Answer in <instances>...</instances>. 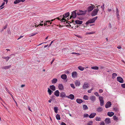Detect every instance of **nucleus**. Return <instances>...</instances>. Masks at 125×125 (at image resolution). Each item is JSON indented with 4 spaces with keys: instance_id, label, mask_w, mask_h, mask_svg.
<instances>
[{
    "instance_id": "f257e3e1",
    "label": "nucleus",
    "mask_w": 125,
    "mask_h": 125,
    "mask_svg": "<svg viewBox=\"0 0 125 125\" xmlns=\"http://www.w3.org/2000/svg\"><path fill=\"white\" fill-rule=\"evenodd\" d=\"M69 12H67L64 14L63 15V17L61 20V21H62V22H64L65 21H66V20L65 18H66L69 16Z\"/></svg>"
},
{
    "instance_id": "f03ea898",
    "label": "nucleus",
    "mask_w": 125,
    "mask_h": 125,
    "mask_svg": "<svg viewBox=\"0 0 125 125\" xmlns=\"http://www.w3.org/2000/svg\"><path fill=\"white\" fill-rule=\"evenodd\" d=\"M97 17L96 16L93 19L89 20L88 21L86 22V24L88 25V24L89 23H94L97 19Z\"/></svg>"
},
{
    "instance_id": "7ed1b4c3",
    "label": "nucleus",
    "mask_w": 125,
    "mask_h": 125,
    "mask_svg": "<svg viewBox=\"0 0 125 125\" xmlns=\"http://www.w3.org/2000/svg\"><path fill=\"white\" fill-rule=\"evenodd\" d=\"M86 11H84L83 10H77V14L78 15H83L86 14Z\"/></svg>"
},
{
    "instance_id": "20e7f679",
    "label": "nucleus",
    "mask_w": 125,
    "mask_h": 125,
    "mask_svg": "<svg viewBox=\"0 0 125 125\" xmlns=\"http://www.w3.org/2000/svg\"><path fill=\"white\" fill-rule=\"evenodd\" d=\"M77 10L73 11L72 12L71 15L70 16V19H71L72 18L74 19L76 17Z\"/></svg>"
},
{
    "instance_id": "39448f33",
    "label": "nucleus",
    "mask_w": 125,
    "mask_h": 125,
    "mask_svg": "<svg viewBox=\"0 0 125 125\" xmlns=\"http://www.w3.org/2000/svg\"><path fill=\"white\" fill-rule=\"evenodd\" d=\"M99 9H94L92 12L91 15L93 16L96 15Z\"/></svg>"
},
{
    "instance_id": "423d86ee",
    "label": "nucleus",
    "mask_w": 125,
    "mask_h": 125,
    "mask_svg": "<svg viewBox=\"0 0 125 125\" xmlns=\"http://www.w3.org/2000/svg\"><path fill=\"white\" fill-rule=\"evenodd\" d=\"M99 99L100 102V105L101 106H103L104 105V100L102 96H99Z\"/></svg>"
},
{
    "instance_id": "0eeeda50",
    "label": "nucleus",
    "mask_w": 125,
    "mask_h": 125,
    "mask_svg": "<svg viewBox=\"0 0 125 125\" xmlns=\"http://www.w3.org/2000/svg\"><path fill=\"white\" fill-rule=\"evenodd\" d=\"M117 81L120 83H123L124 82V80L120 76L118 77L117 78Z\"/></svg>"
},
{
    "instance_id": "6e6552de",
    "label": "nucleus",
    "mask_w": 125,
    "mask_h": 125,
    "mask_svg": "<svg viewBox=\"0 0 125 125\" xmlns=\"http://www.w3.org/2000/svg\"><path fill=\"white\" fill-rule=\"evenodd\" d=\"M111 105V102L110 101L107 102L105 105V107L106 108H108L110 107Z\"/></svg>"
},
{
    "instance_id": "1a4fd4ad",
    "label": "nucleus",
    "mask_w": 125,
    "mask_h": 125,
    "mask_svg": "<svg viewBox=\"0 0 125 125\" xmlns=\"http://www.w3.org/2000/svg\"><path fill=\"white\" fill-rule=\"evenodd\" d=\"M94 7L93 5L88 7L87 9V11L88 12H90L92 11L94 8Z\"/></svg>"
},
{
    "instance_id": "9d476101",
    "label": "nucleus",
    "mask_w": 125,
    "mask_h": 125,
    "mask_svg": "<svg viewBox=\"0 0 125 125\" xmlns=\"http://www.w3.org/2000/svg\"><path fill=\"white\" fill-rule=\"evenodd\" d=\"M104 121L105 122V123L106 124H108L111 123L110 119L109 118H106L105 119Z\"/></svg>"
},
{
    "instance_id": "9b49d317",
    "label": "nucleus",
    "mask_w": 125,
    "mask_h": 125,
    "mask_svg": "<svg viewBox=\"0 0 125 125\" xmlns=\"http://www.w3.org/2000/svg\"><path fill=\"white\" fill-rule=\"evenodd\" d=\"M66 97L71 100L73 99L74 97V95L72 94H70L69 96H66Z\"/></svg>"
},
{
    "instance_id": "f8f14e48",
    "label": "nucleus",
    "mask_w": 125,
    "mask_h": 125,
    "mask_svg": "<svg viewBox=\"0 0 125 125\" xmlns=\"http://www.w3.org/2000/svg\"><path fill=\"white\" fill-rule=\"evenodd\" d=\"M96 115V113H92L89 116V117L90 118H93Z\"/></svg>"
},
{
    "instance_id": "ddd939ff",
    "label": "nucleus",
    "mask_w": 125,
    "mask_h": 125,
    "mask_svg": "<svg viewBox=\"0 0 125 125\" xmlns=\"http://www.w3.org/2000/svg\"><path fill=\"white\" fill-rule=\"evenodd\" d=\"M66 96L64 92H62L60 93V96L62 98L65 97H66Z\"/></svg>"
},
{
    "instance_id": "4468645a",
    "label": "nucleus",
    "mask_w": 125,
    "mask_h": 125,
    "mask_svg": "<svg viewBox=\"0 0 125 125\" xmlns=\"http://www.w3.org/2000/svg\"><path fill=\"white\" fill-rule=\"evenodd\" d=\"M103 108L100 106L97 108L96 111L98 112H101L103 111Z\"/></svg>"
},
{
    "instance_id": "2eb2a0df",
    "label": "nucleus",
    "mask_w": 125,
    "mask_h": 125,
    "mask_svg": "<svg viewBox=\"0 0 125 125\" xmlns=\"http://www.w3.org/2000/svg\"><path fill=\"white\" fill-rule=\"evenodd\" d=\"M77 73L76 72H73L72 73V76L73 77H77Z\"/></svg>"
},
{
    "instance_id": "dca6fc26",
    "label": "nucleus",
    "mask_w": 125,
    "mask_h": 125,
    "mask_svg": "<svg viewBox=\"0 0 125 125\" xmlns=\"http://www.w3.org/2000/svg\"><path fill=\"white\" fill-rule=\"evenodd\" d=\"M60 92L58 90H56L54 92V94L56 96H59V95Z\"/></svg>"
},
{
    "instance_id": "f3484780",
    "label": "nucleus",
    "mask_w": 125,
    "mask_h": 125,
    "mask_svg": "<svg viewBox=\"0 0 125 125\" xmlns=\"http://www.w3.org/2000/svg\"><path fill=\"white\" fill-rule=\"evenodd\" d=\"M58 87L59 89L61 90H62L63 89V86L62 84H59L58 85Z\"/></svg>"
},
{
    "instance_id": "a211bd4d",
    "label": "nucleus",
    "mask_w": 125,
    "mask_h": 125,
    "mask_svg": "<svg viewBox=\"0 0 125 125\" xmlns=\"http://www.w3.org/2000/svg\"><path fill=\"white\" fill-rule=\"evenodd\" d=\"M89 86H88V83H85L83 85V88L85 89L86 88H88Z\"/></svg>"
},
{
    "instance_id": "6ab92c4d",
    "label": "nucleus",
    "mask_w": 125,
    "mask_h": 125,
    "mask_svg": "<svg viewBox=\"0 0 125 125\" xmlns=\"http://www.w3.org/2000/svg\"><path fill=\"white\" fill-rule=\"evenodd\" d=\"M75 23L77 24H82L83 21H79L78 20H76L75 21Z\"/></svg>"
},
{
    "instance_id": "aec40b11",
    "label": "nucleus",
    "mask_w": 125,
    "mask_h": 125,
    "mask_svg": "<svg viewBox=\"0 0 125 125\" xmlns=\"http://www.w3.org/2000/svg\"><path fill=\"white\" fill-rule=\"evenodd\" d=\"M114 114V113L113 112H108L107 114V115L110 117L112 116Z\"/></svg>"
},
{
    "instance_id": "412c9836",
    "label": "nucleus",
    "mask_w": 125,
    "mask_h": 125,
    "mask_svg": "<svg viewBox=\"0 0 125 125\" xmlns=\"http://www.w3.org/2000/svg\"><path fill=\"white\" fill-rule=\"evenodd\" d=\"M61 77L62 79L65 80L67 78V76L66 74H63L61 75Z\"/></svg>"
},
{
    "instance_id": "4be33fe9",
    "label": "nucleus",
    "mask_w": 125,
    "mask_h": 125,
    "mask_svg": "<svg viewBox=\"0 0 125 125\" xmlns=\"http://www.w3.org/2000/svg\"><path fill=\"white\" fill-rule=\"evenodd\" d=\"M50 88L53 91H54L56 90V87L53 85L50 86Z\"/></svg>"
},
{
    "instance_id": "5701e85b",
    "label": "nucleus",
    "mask_w": 125,
    "mask_h": 125,
    "mask_svg": "<svg viewBox=\"0 0 125 125\" xmlns=\"http://www.w3.org/2000/svg\"><path fill=\"white\" fill-rule=\"evenodd\" d=\"M76 101L77 103L79 104H81L83 102V101L82 99H76Z\"/></svg>"
},
{
    "instance_id": "b1692460",
    "label": "nucleus",
    "mask_w": 125,
    "mask_h": 125,
    "mask_svg": "<svg viewBox=\"0 0 125 125\" xmlns=\"http://www.w3.org/2000/svg\"><path fill=\"white\" fill-rule=\"evenodd\" d=\"M90 99L92 101H94L95 100V97L94 96H91L90 97Z\"/></svg>"
},
{
    "instance_id": "393cba45",
    "label": "nucleus",
    "mask_w": 125,
    "mask_h": 125,
    "mask_svg": "<svg viewBox=\"0 0 125 125\" xmlns=\"http://www.w3.org/2000/svg\"><path fill=\"white\" fill-rule=\"evenodd\" d=\"M11 67V65H10L9 66H4V67H2V68L3 69H8L10 68Z\"/></svg>"
},
{
    "instance_id": "a878e982",
    "label": "nucleus",
    "mask_w": 125,
    "mask_h": 125,
    "mask_svg": "<svg viewBox=\"0 0 125 125\" xmlns=\"http://www.w3.org/2000/svg\"><path fill=\"white\" fill-rule=\"evenodd\" d=\"M57 81V79L56 78H54L52 80V83H56Z\"/></svg>"
},
{
    "instance_id": "bb28decb",
    "label": "nucleus",
    "mask_w": 125,
    "mask_h": 125,
    "mask_svg": "<svg viewBox=\"0 0 125 125\" xmlns=\"http://www.w3.org/2000/svg\"><path fill=\"white\" fill-rule=\"evenodd\" d=\"M83 108L84 110H86L88 108L87 106L85 104H84L83 105Z\"/></svg>"
},
{
    "instance_id": "cd10ccee",
    "label": "nucleus",
    "mask_w": 125,
    "mask_h": 125,
    "mask_svg": "<svg viewBox=\"0 0 125 125\" xmlns=\"http://www.w3.org/2000/svg\"><path fill=\"white\" fill-rule=\"evenodd\" d=\"M75 84L76 86H79L80 84V83L79 82L76 81H75Z\"/></svg>"
},
{
    "instance_id": "c85d7f7f",
    "label": "nucleus",
    "mask_w": 125,
    "mask_h": 125,
    "mask_svg": "<svg viewBox=\"0 0 125 125\" xmlns=\"http://www.w3.org/2000/svg\"><path fill=\"white\" fill-rule=\"evenodd\" d=\"M48 92L49 93V95H51L52 94V93L53 92L49 88H48Z\"/></svg>"
},
{
    "instance_id": "c756f323",
    "label": "nucleus",
    "mask_w": 125,
    "mask_h": 125,
    "mask_svg": "<svg viewBox=\"0 0 125 125\" xmlns=\"http://www.w3.org/2000/svg\"><path fill=\"white\" fill-rule=\"evenodd\" d=\"M112 78L113 79H114L115 77L117 76V74L115 73H113L112 74Z\"/></svg>"
},
{
    "instance_id": "7c9ffc66",
    "label": "nucleus",
    "mask_w": 125,
    "mask_h": 125,
    "mask_svg": "<svg viewBox=\"0 0 125 125\" xmlns=\"http://www.w3.org/2000/svg\"><path fill=\"white\" fill-rule=\"evenodd\" d=\"M54 109L55 112L56 113H58V107H55L54 108Z\"/></svg>"
},
{
    "instance_id": "2f4dec72",
    "label": "nucleus",
    "mask_w": 125,
    "mask_h": 125,
    "mask_svg": "<svg viewBox=\"0 0 125 125\" xmlns=\"http://www.w3.org/2000/svg\"><path fill=\"white\" fill-rule=\"evenodd\" d=\"M56 118L57 120H60L61 119L60 115L58 114H57L56 115Z\"/></svg>"
},
{
    "instance_id": "473e14b6",
    "label": "nucleus",
    "mask_w": 125,
    "mask_h": 125,
    "mask_svg": "<svg viewBox=\"0 0 125 125\" xmlns=\"http://www.w3.org/2000/svg\"><path fill=\"white\" fill-rule=\"evenodd\" d=\"M21 2V0H15V1L14 2V3L17 4Z\"/></svg>"
},
{
    "instance_id": "72a5a7b5",
    "label": "nucleus",
    "mask_w": 125,
    "mask_h": 125,
    "mask_svg": "<svg viewBox=\"0 0 125 125\" xmlns=\"http://www.w3.org/2000/svg\"><path fill=\"white\" fill-rule=\"evenodd\" d=\"M83 98L85 100H88V96L86 95H84L83 96Z\"/></svg>"
},
{
    "instance_id": "f704fd0d",
    "label": "nucleus",
    "mask_w": 125,
    "mask_h": 125,
    "mask_svg": "<svg viewBox=\"0 0 125 125\" xmlns=\"http://www.w3.org/2000/svg\"><path fill=\"white\" fill-rule=\"evenodd\" d=\"M91 68L92 69H93L96 70H98L99 68L97 66L92 67H91Z\"/></svg>"
},
{
    "instance_id": "c9c22d12",
    "label": "nucleus",
    "mask_w": 125,
    "mask_h": 125,
    "mask_svg": "<svg viewBox=\"0 0 125 125\" xmlns=\"http://www.w3.org/2000/svg\"><path fill=\"white\" fill-rule=\"evenodd\" d=\"M78 69L81 71H83L84 69V68L82 67L81 66H79L78 67Z\"/></svg>"
},
{
    "instance_id": "e433bc0d",
    "label": "nucleus",
    "mask_w": 125,
    "mask_h": 125,
    "mask_svg": "<svg viewBox=\"0 0 125 125\" xmlns=\"http://www.w3.org/2000/svg\"><path fill=\"white\" fill-rule=\"evenodd\" d=\"M113 119L116 121L118 120V117H117L115 115H114L113 117Z\"/></svg>"
},
{
    "instance_id": "4c0bfd02",
    "label": "nucleus",
    "mask_w": 125,
    "mask_h": 125,
    "mask_svg": "<svg viewBox=\"0 0 125 125\" xmlns=\"http://www.w3.org/2000/svg\"><path fill=\"white\" fill-rule=\"evenodd\" d=\"M101 118L100 117H97L95 118V120L97 121H100Z\"/></svg>"
},
{
    "instance_id": "58836bf2",
    "label": "nucleus",
    "mask_w": 125,
    "mask_h": 125,
    "mask_svg": "<svg viewBox=\"0 0 125 125\" xmlns=\"http://www.w3.org/2000/svg\"><path fill=\"white\" fill-rule=\"evenodd\" d=\"M2 58L4 59H6V62H7L8 61L10 58V57L8 56L5 57H2Z\"/></svg>"
},
{
    "instance_id": "ea45409f",
    "label": "nucleus",
    "mask_w": 125,
    "mask_h": 125,
    "mask_svg": "<svg viewBox=\"0 0 125 125\" xmlns=\"http://www.w3.org/2000/svg\"><path fill=\"white\" fill-rule=\"evenodd\" d=\"M116 15L117 16H119V11L117 8L116 9Z\"/></svg>"
},
{
    "instance_id": "a19ab883",
    "label": "nucleus",
    "mask_w": 125,
    "mask_h": 125,
    "mask_svg": "<svg viewBox=\"0 0 125 125\" xmlns=\"http://www.w3.org/2000/svg\"><path fill=\"white\" fill-rule=\"evenodd\" d=\"M93 122L92 121H89L87 123V125H93Z\"/></svg>"
},
{
    "instance_id": "79ce46f5",
    "label": "nucleus",
    "mask_w": 125,
    "mask_h": 125,
    "mask_svg": "<svg viewBox=\"0 0 125 125\" xmlns=\"http://www.w3.org/2000/svg\"><path fill=\"white\" fill-rule=\"evenodd\" d=\"M77 18L79 19L80 20H82L84 19V18L82 17H77Z\"/></svg>"
},
{
    "instance_id": "37998d69",
    "label": "nucleus",
    "mask_w": 125,
    "mask_h": 125,
    "mask_svg": "<svg viewBox=\"0 0 125 125\" xmlns=\"http://www.w3.org/2000/svg\"><path fill=\"white\" fill-rule=\"evenodd\" d=\"M94 33V32H86V34H93Z\"/></svg>"
},
{
    "instance_id": "c03bdc74",
    "label": "nucleus",
    "mask_w": 125,
    "mask_h": 125,
    "mask_svg": "<svg viewBox=\"0 0 125 125\" xmlns=\"http://www.w3.org/2000/svg\"><path fill=\"white\" fill-rule=\"evenodd\" d=\"M101 8L103 10H104V4L103 3L101 7Z\"/></svg>"
},
{
    "instance_id": "a18cd8bd",
    "label": "nucleus",
    "mask_w": 125,
    "mask_h": 125,
    "mask_svg": "<svg viewBox=\"0 0 125 125\" xmlns=\"http://www.w3.org/2000/svg\"><path fill=\"white\" fill-rule=\"evenodd\" d=\"M94 94L96 96H99V95L98 92H96L94 93Z\"/></svg>"
},
{
    "instance_id": "49530a36",
    "label": "nucleus",
    "mask_w": 125,
    "mask_h": 125,
    "mask_svg": "<svg viewBox=\"0 0 125 125\" xmlns=\"http://www.w3.org/2000/svg\"><path fill=\"white\" fill-rule=\"evenodd\" d=\"M89 116V115L88 114H84V117H87Z\"/></svg>"
},
{
    "instance_id": "de8ad7c7",
    "label": "nucleus",
    "mask_w": 125,
    "mask_h": 125,
    "mask_svg": "<svg viewBox=\"0 0 125 125\" xmlns=\"http://www.w3.org/2000/svg\"><path fill=\"white\" fill-rule=\"evenodd\" d=\"M70 85H71V87H72L73 88V89L75 88V86H74L73 84H70Z\"/></svg>"
},
{
    "instance_id": "09e8293b",
    "label": "nucleus",
    "mask_w": 125,
    "mask_h": 125,
    "mask_svg": "<svg viewBox=\"0 0 125 125\" xmlns=\"http://www.w3.org/2000/svg\"><path fill=\"white\" fill-rule=\"evenodd\" d=\"M121 87L123 88H125V83L121 84Z\"/></svg>"
},
{
    "instance_id": "8fccbe9b",
    "label": "nucleus",
    "mask_w": 125,
    "mask_h": 125,
    "mask_svg": "<svg viewBox=\"0 0 125 125\" xmlns=\"http://www.w3.org/2000/svg\"><path fill=\"white\" fill-rule=\"evenodd\" d=\"M113 109L115 111H117L118 110V109L114 107Z\"/></svg>"
},
{
    "instance_id": "3c124183",
    "label": "nucleus",
    "mask_w": 125,
    "mask_h": 125,
    "mask_svg": "<svg viewBox=\"0 0 125 125\" xmlns=\"http://www.w3.org/2000/svg\"><path fill=\"white\" fill-rule=\"evenodd\" d=\"M103 92V90L102 89H100L99 90V92L100 93H102Z\"/></svg>"
},
{
    "instance_id": "603ef678",
    "label": "nucleus",
    "mask_w": 125,
    "mask_h": 125,
    "mask_svg": "<svg viewBox=\"0 0 125 125\" xmlns=\"http://www.w3.org/2000/svg\"><path fill=\"white\" fill-rule=\"evenodd\" d=\"M67 21H66V25H67V26H69V25H68V24H69V26L71 27V25L68 22H67Z\"/></svg>"
},
{
    "instance_id": "864d4df0",
    "label": "nucleus",
    "mask_w": 125,
    "mask_h": 125,
    "mask_svg": "<svg viewBox=\"0 0 125 125\" xmlns=\"http://www.w3.org/2000/svg\"><path fill=\"white\" fill-rule=\"evenodd\" d=\"M5 4V3L4 2H3L2 3V4H1V5L0 6V8H1Z\"/></svg>"
},
{
    "instance_id": "5fc2aeb1",
    "label": "nucleus",
    "mask_w": 125,
    "mask_h": 125,
    "mask_svg": "<svg viewBox=\"0 0 125 125\" xmlns=\"http://www.w3.org/2000/svg\"><path fill=\"white\" fill-rule=\"evenodd\" d=\"M105 124L104 122L101 123L100 125H104Z\"/></svg>"
},
{
    "instance_id": "6e6d98bb",
    "label": "nucleus",
    "mask_w": 125,
    "mask_h": 125,
    "mask_svg": "<svg viewBox=\"0 0 125 125\" xmlns=\"http://www.w3.org/2000/svg\"><path fill=\"white\" fill-rule=\"evenodd\" d=\"M37 33H32L31 34V36H34V35H35Z\"/></svg>"
},
{
    "instance_id": "4d7b16f0",
    "label": "nucleus",
    "mask_w": 125,
    "mask_h": 125,
    "mask_svg": "<svg viewBox=\"0 0 125 125\" xmlns=\"http://www.w3.org/2000/svg\"><path fill=\"white\" fill-rule=\"evenodd\" d=\"M61 125H66V124L63 122H62L61 123Z\"/></svg>"
},
{
    "instance_id": "13d9d810",
    "label": "nucleus",
    "mask_w": 125,
    "mask_h": 125,
    "mask_svg": "<svg viewBox=\"0 0 125 125\" xmlns=\"http://www.w3.org/2000/svg\"><path fill=\"white\" fill-rule=\"evenodd\" d=\"M53 41H52L51 42V43L50 44H49V47H50V46L52 44V43L53 42Z\"/></svg>"
},
{
    "instance_id": "bf43d9fd",
    "label": "nucleus",
    "mask_w": 125,
    "mask_h": 125,
    "mask_svg": "<svg viewBox=\"0 0 125 125\" xmlns=\"http://www.w3.org/2000/svg\"><path fill=\"white\" fill-rule=\"evenodd\" d=\"M34 26H35V27H39L40 26V25L39 24V25H38L37 26H36V25H34V26H33V25L32 26L34 27Z\"/></svg>"
},
{
    "instance_id": "052dcab7",
    "label": "nucleus",
    "mask_w": 125,
    "mask_h": 125,
    "mask_svg": "<svg viewBox=\"0 0 125 125\" xmlns=\"http://www.w3.org/2000/svg\"><path fill=\"white\" fill-rule=\"evenodd\" d=\"M55 60V59L54 58L53 59V60H52V61L51 62V64H52V63L53 62V61Z\"/></svg>"
},
{
    "instance_id": "680f3d73",
    "label": "nucleus",
    "mask_w": 125,
    "mask_h": 125,
    "mask_svg": "<svg viewBox=\"0 0 125 125\" xmlns=\"http://www.w3.org/2000/svg\"><path fill=\"white\" fill-rule=\"evenodd\" d=\"M55 96L54 95L52 96H51V98L53 100H54L53 98Z\"/></svg>"
},
{
    "instance_id": "e2e57ef3",
    "label": "nucleus",
    "mask_w": 125,
    "mask_h": 125,
    "mask_svg": "<svg viewBox=\"0 0 125 125\" xmlns=\"http://www.w3.org/2000/svg\"><path fill=\"white\" fill-rule=\"evenodd\" d=\"M112 10L111 9H108V12H110V11H111Z\"/></svg>"
},
{
    "instance_id": "0e129e2a",
    "label": "nucleus",
    "mask_w": 125,
    "mask_h": 125,
    "mask_svg": "<svg viewBox=\"0 0 125 125\" xmlns=\"http://www.w3.org/2000/svg\"><path fill=\"white\" fill-rule=\"evenodd\" d=\"M88 93H90L91 92V91L90 90H89L88 91Z\"/></svg>"
},
{
    "instance_id": "69168bd1",
    "label": "nucleus",
    "mask_w": 125,
    "mask_h": 125,
    "mask_svg": "<svg viewBox=\"0 0 125 125\" xmlns=\"http://www.w3.org/2000/svg\"><path fill=\"white\" fill-rule=\"evenodd\" d=\"M4 29L3 28H2V29L0 31V32H2L3 31H4Z\"/></svg>"
},
{
    "instance_id": "338daca9",
    "label": "nucleus",
    "mask_w": 125,
    "mask_h": 125,
    "mask_svg": "<svg viewBox=\"0 0 125 125\" xmlns=\"http://www.w3.org/2000/svg\"><path fill=\"white\" fill-rule=\"evenodd\" d=\"M117 48L119 49H120L121 48V46H119L117 47Z\"/></svg>"
},
{
    "instance_id": "774afa93",
    "label": "nucleus",
    "mask_w": 125,
    "mask_h": 125,
    "mask_svg": "<svg viewBox=\"0 0 125 125\" xmlns=\"http://www.w3.org/2000/svg\"><path fill=\"white\" fill-rule=\"evenodd\" d=\"M25 86V85L24 84H22L21 85V87H24Z\"/></svg>"
}]
</instances>
